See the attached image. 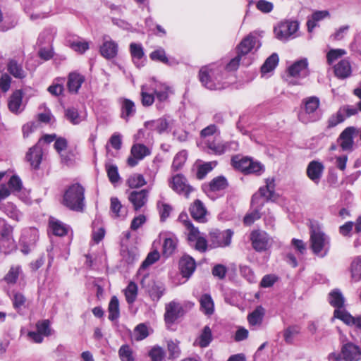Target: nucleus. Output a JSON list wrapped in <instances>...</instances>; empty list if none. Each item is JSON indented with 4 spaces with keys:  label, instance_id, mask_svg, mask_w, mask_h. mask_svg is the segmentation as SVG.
I'll return each instance as SVG.
<instances>
[{
    "label": "nucleus",
    "instance_id": "15",
    "mask_svg": "<svg viewBox=\"0 0 361 361\" xmlns=\"http://www.w3.org/2000/svg\"><path fill=\"white\" fill-rule=\"evenodd\" d=\"M149 190H133L128 194V200L135 211L140 210L147 202Z\"/></svg>",
    "mask_w": 361,
    "mask_h": 361
},
{
    "label": "nucleus",
    "instance_id": "64",
    "mask_svg": "<svg viewBox=\"0 0 361 361\" xmlns=\"http://www.w3.org/2000/svg\"><path fill=\"white\" fill-rule=\"evenodd\" d=\"M7 186L12 192H19L23 188V183L18 176L13 175L10 178Z\"/></svg>",
    "mask_w": 361,
    "mask_h": 361
},
{
    "label": "nucleus",
    "instance_id": "24",
    "mask_svg": "<svg viewBox=\"0 0 361 361\" xmlns=\"http://www.w3.org/2000/svg\"><path fill=\"white\" fill-rule=\"evenodd\" d=\"M171 122L166 117H161L156 120L147 121L145 126L147 128L152 131H156L159 134H162L168 130Z\"/></svg>",
    "mask_w": 361,
    "mask_h": 361
},
{
    "label": "nucleus",
    "instance_id": "58",
    "mask_svg": "<svg viewBox=\"0 0 361 361\" xmlns=\"http://www.w3.org/2000/svg\"><path fill=\"white\" fill-rule=\"evenodd\" d=\"M149 336L148 328L143 323L139 324L134 329L133 336L135 341H140Z\"/></svg>",
    "mask_w": 361,
    "mask_h": 361
},
{
    "label": "nucleus",
    "instance_id": "30",
    "mask_svg": "<svg viewBox=\"0 0 361 361\" xmlns=\"http://www.w3.org/2000/svg\"><path fill=\"white\" fill-rule=\"evenodd\" d=\"M152 89L154 95H156L159 103L165 102L169 98V87L166 84L158 82L156 80L152 82Z\"/></svg>",
    "mask_w": 361,
    "mask_h": 361
},
{
    "label": "nucleus",
    "instance_id": "6",
    "mask_svg": "<svg viewBox=\"0 0 361 361\" xmlns=\"http://www.w3.org/2000/svg\"><path fill=\"white\" fill-rule=\"evenodd\" d=\"M299 29V23L297 20H286L280 23L274 29L276 37L281 41H288L294 38L295 33Z\"/></svg>",
    "mask_w": 361,
    "mask_h": 361
},
{
    "label": "nucleus",
    "instance_id": "50",
    "mask_svg": "<svg viewBox=\"0 0 361 361\" xmlns=\"http://www.w3.org/2000/svg\"><path fill=\"white\" fill-rule=\"evenodd\" d=\"M130 51L133 60L136 66H140L139 61L144 56V51L140 44L131 43L130 44Z\"/></svg>",
    "mask_w": 361,
    "mask_h": 361
},
{
    "label": "nucleus",
    "instance_id": "23",
    "mask_svg": "<svg viewBox=\"0 0 361 361\" xmlns=\"http://www.w3.org/2000/svg\"><path fill=\"white\" fill-rule=\"evenodd\" d=\"M196 268L195 259L189 255H184L179 261V269L183 277L188 279Z\"/></svg>",
    "mask_w": 361,
    "mask_h": 361
},
{
    "label": "nucleus",
    "instance_id": "19",
    "mask_svg": "<svg viewBox=\"0 0 361 361\" xmlns=\"http://www.w3.org/2000/svg\"><path fill=\"white\" fill-rule=\"evenodd\" d=\"M354 228L355 234L361 233V216H358L355 221H348L338 228L339 233L345 238H350L353 235Z\"/></svg>",
    "mask_w": 361,
    "mask_h": 361
},
{
    "label": "nucleus",
    "instance_id": "36",
    "mask_svg": "<svg viewBox=\"0 0 361 361\" xmlns=\"http://www.w3.org/2000/svg\"><path fill=\"white\" fill-rule=\"evenodd\" d=\"M200 310L206 315L210 316L214 312V303L209 294H203L200 298Z\"/></svg>",
    "mask_w": 361,
    "mask_h": 361
},
{
    "label": "nucleus",
    "instance_id": "42",
    "mask_svg": "<svg viewBox=\"0 0 361 361\" xmlns=\"http://www.w3.org/2000/svg\"><path fill=\"white\" fill-rule=\"evenodd\" d=\"M49 227L55 235L64 236L68 233V226L59 220H50Z\"/></svg>",
    "mask_w": 361,
    "mask_h": 361
},
{
    "label": "nucleus",
    "instance_id": "47",
    "mask_svg": "<svg viewBox=\"0 0 361 361\" xmlns=\"http://www.w3.org/2000/svg\"><path fill=\"white\" fill-rule=\"evenodd\" d=\"M177 246L176 239L173 237L166 238L163 243V255L168 257L176 250Z\"/></svg>",
    "mask_w": 361,
    "mask_h": 361
},
{
    "label": "nucleus",
    "instance_id": "16",
    "mask_svg": "<svg viewBox=\"0 0 361 361\" xmlns=\"http://www.w3.org/2000/svg\"><path fill=\"white\" fill-rule=\"evenodd\" d=\"M334 317L341 320L346 325L355 327L361 331V314L354 317L347 310H336Z\"/></svg>",
    "mask_w": 361,
    "mask_h": 361
},
{
    "label": "nucleus",
    "instance_id": "28",
    "mask_svg": "<svg viewBox=\"0 0 361 361\" xmlns=\"http://www.w3.org/2000/svg\"><path fill=\"white\" fill-rule=\"evenodd\" d=\"M100 47V53L104 58L110 59L114 58L117 55L118 44L111 39H106Z\"/></svg>",
    "mask_w": 361,
    "mask_h": 361
},
{
    "label": "nucleus",
    "instance_id": "11",
    "mask_svg": "<svg viewBox=\"0 0 361 361\" xmlns=\"http://www.w3.org/2000/svg\"><path fill=\"white\" fill-rule=\"evenodd\" d=\"M256 45L257 47L255 50H257L260 47L261 44L259 43V41L255 36L250 34L243 38L240 43L237 46V54L240 55L243 58H245V60H250L247 57V55L252 51Z\"/></svg>",
    "mask_w": 361,
    "mask_h": 361
},
{
    "label": "nucleus",
    "instance_id": "63",
    "mask_svg": "<svg viewBox=\"0 0 361 361\" xmlns=\"http://www.w3.org/2000/svg\"><path fill=\"white\" fill-rule=\"evenodd\" d=\"M37 331L44 337L51 334L49 321L47 319L39 321L36 324Z\"/></svg>",
    "mask_w": 361,
    "mask_h": 361
},
{
    "label": "nucleus",
    "instance_id": "34",
    "mask_svg": "<svg viewBox=\"0 0 361 361\" xmlns=\"http://www.w3.org/2000/svg\"><path fill=\"white\" fill-rule=\"evenodd\" d=\"M265 314V310L262 306H257L247 315V321L252 326H260Z\"/></svg>",
    "mask_w": 361,
    "mask_h": 361
},
{
    "label": "nucleus",
    "instance_id": "18",
    "mask_svg": "<svg viewBox=\"0 0 361 361\" xmlns=\"http://www.w3.org/2000/svg\"><path fill=\"white\" fill-rule=\"evenodd\" d=\"M23 97L21 90H17L12 93L8 101V108L11 112L18 114L23 111Z\"/></svg>",
    "mask_w": 361,
    "mask_h": 361
},
{
    "label": "nucleus",
    "instance_id": "31",
    "mask_svg": "<svg viewBox=\"0 0 361 361\" xmlns=\"http://www.w3.org/2000/svg\"><path fill=\"white\" fill-rule=\"evenodd\" d=\"M159 259V253L157 251H153L148 254L146 259L142 262L139 270L138 274H143L142 279H141L140 283L142 287H145V280L147 274H143V271L147 268L149 266L152 265L154 262H156Z\"/></svg>",
    "mask_w": 361,
    "mask_h": 361
},
{
    "label": "nucleus",
    "instance_id": "48",
    "mask_svg": "<svg viewBox=\"0 0 361 361\" xmlns=\"http://www.w3.org/2000/svg\"><path fill=\"white\" fill-rule=\"evenodd\" d=\"M126 183L130 188H139L147 184L144 176L139 173H134L129 176Z\"/></svg>",
    "mask_w": 361,
    "mask_h": 361
},
{
    "label": "nucleus",
    "instance_id": "26",
    "mask_svg": "<svg viewBox=\"0 0 361 361\" xmlns=\"http://www.w3.org/2000/svg\"><path fill=\"white\" fill-rule=\"evenodd\" d=\"M42 149L38 145L33 146L29 149L26 154V159L33 169H37L39 168L42 159Z\"/></svg>",
    "mask_w": 361,
    "mask_h": 361
},
{
    "label": "nucleus",
    "instance_id": "1",
    "mask_svg": "<svg viewBox=\"0 0 361 361\" xmlns=\"http://www.w3.org/2000/svg\"><path fill=\"white\" fill-rule=\"evenodd\" d=\"M226 78L221 66L212 64L202 67L199 71L200 81L204 87L210 90L226 88L228 85V83L224 81Z\"/></svg>",
    "mask_w": 361,
    "mask_h": 361
},
{
    "label": "nucleus",
    "instance_id": "54",
    "mask_svg": "<svg viewBox=\"0 0 361 361\" xmlns=\"http://www.w3.org/2000/svg\"><path fill=\"white\" fill-rule=\"evenodd\" d=\"M184 225L188 231V240L192 245L196 239L201 237L200 236V231L198 228H195L189 220H185Z\"/></svg>",
    "mask_w": 361,
    "mask_h": 361
},
{
    "label": "nucleus",
    "instance_id": "43",
    "mask_svg": "<svg viewBox=\"0 0 361 361\" xmlns=\"http://www.w3.org/2000/svg\"><path fill=\"white\" fill-rule=\"evenodd\" d=\"M279 56L276 53H273L270 56H269L264 64L261 67V72L263 74L269 73L272 71L278 65L279 63Z\"/></svg>",
    "mask_w": 361,
    "mask_h": 361
},
{
    "label": "nucleus",
    "instance_id": "52",
    "mask_svg": "<svg viewBox=\"0 0 361 361\" xmlns=\"http://www.w3.org/2000/svg\"><path fill=\"white\" fill-rule=\"evenodd\" d=\"M187 152L182 150L178 152L173 158L171 168L173 171L180 170L187 159Z\"/></svg>",
    "mask_w": 361,
    "mask_h": 361
},
{
    "label": "nucleus",
    "instance_id": "60",
    "mask_svg": "<svg viewBox=\"0 0 361 361\" xmlns=\"http://www.w3.org/2000/svg\"><path fill=\"white\" fill-rule=\"evenodd\" d=\"M106 170L109 181L115 184L120 180L118 167L114 164H106Z\"/></svg>",
    "mask_w": 361,
    "mask_h": 361
},
{
    "label": "nucleus",
    "instance_id": "5",
    "mask_svg": "<svg viewBox=\"0 0 361 361\" xmlns=\"http://www.w3.org/2000/svg\"><path fill=\"white\" fill-rule=\"evenodd\" d=\"M288 76L291 78L288 83L292 85H300L298 78H304L309 75L308 61L306 58L295 61L288 69Z\"/></svg>",
    "mask_w": 361,
    "mask_h": 361
},
{
    "label": "nucleus",
    "instance_id": "7",
    "mask_svg": "<svg viewBox=\"0 0 361 361\" xmlns=\"http://www.w3.org/2000/svg\"><path fill=\"white\" fill-rule=\"evenodd\" d=\"M233 231L231 229L220 231L214 229L209 232V240L210 245L214 247H224L230 245Z\"/></svg>",
    "mask_w": 361,
    "mask_h": 361
},
{
    "label": "nucleus",
    "instance_id": "25",
    "mask_svg": "<svg viewBox=\"0 0 361 361\" xmlns=\"http://www.w3.org/2000/svg\"><path fill=\"white\" fill-rule=\"evenodd\" d=\"M121 104V118L126 121H128L130 118L134 116L136 113V107L135 103L127 98H120Z\"/></svg>",
    "mask_w": 361,
    "mask_h": 361
},
{
    "label": "nucleus",
    "instance_id": "20",
    "mask_svg": "<svg viewBox=\"0 0 361 361\" xmlns=\"http://www.w3.org/2000/svg\"><path fill=\"white\" fill-rule=\"evenodd\" d=\"M183 307L175 301H171L166 305L164 319L166 323H173L183 313Z\"/></svg>",
    "mask_w": 361,
    "mask_h": 361
},
{
    "label": "nucleus",
    "instance_id": "61",
    "mask_svg": "<svg viewBox=\"0 0 361 361\" xmlns=\"http://www.w3.org/2000/svg\"><path fill=\"white\" fill-rule=\"evenodd\" d=\"M118 355L121 361H134L133 350L128 345H123L118 350Z\"/></svg>",
    "mask_w": 361,
    "mask_h": 361
},
{
    "label": "nucleus",
    "instance_id": "8",
    "mask_svg": "<svg viewBox=\"0 0 361 361\" xmlns=\"http://www.w3.org/2000/svg\"><path fill=\"white\" fill-rule=\"evenodd\" d=\"M206 146L208 149V153L221 155L227 152L236 151L238 144L235 141L219 142L216 140H207Z\"/></svg>",
    "mask_w": 361,
    "mask_h": 361
},
{
    "label": "nucleus",
    "instance_id": "13",
    "mask_svg": "<svg viewBox=\"0 0 361 361\" xmlns=\"http://www.w3.org/2000/svg\"><path fill=\"white\" fill-rule=\"evenodd\" d=\"M169 184L174 191L185 195L186 197H188L190 193L193 190L188 183L186 178L182 174L174 176Z\"/></svg>",
    "mask_w": 361,
    "mask_h": 361
},
{
    "label": "nucleus",
    "instance_id": "21",
    "mask_svg": "<svg viewBox=\"0 0 361 361\" xmlns=\"http://www.w3.org/2000/svg\"><path fill=\"white\" fill-rule=\"evenodd\" d=\"M324 166L318 161H312L307 167V176L315 184H318L323 174Z\"/></svg>",
    "mask_w": 361,
    "mask_h": 361
},
{
    "label": "nucleus",
    "instance_id": "37",
    "mask_svg": "<svg viewBox=\"0 0 361 361\" xmlns=\"http://www.w3.org/2000/svg\"><path fill=\"white\" fill-rule=\"evenodd\" d=\"M266 185L259 189V192L262 197H266L267 200H271L275 195V179L274 178H268L265 180Z\"/></svg>",
    "mask_w": 361,
    "mask_h": 361
},
{
    "label": "nucleus",
    "instance_id": "41",
    "mask_svg": "<svg viewBox=\"0 0 361 361\" xmlns=\"http://www.w3.org/2000/svg\"><path fill=\"white\" fill-rule=\"evenodd\" d=\"M351 279L355 282L361 281V256L355 257L350 264Z\"/></svg>",
    "mask_w": 361,
    "mask_h": 361
},
{
    "label": "nucleus",
    "instance_id": "32",
    "mask_svg": "<svg viewBox=\"0 0 361 361\" xmlns=\"http://www.w3.org/2000/svg\"><path fill=\"white\" fill-rule=\"evenodd\" d=\"M335 75L340 79H345L351 75V66L346 59L340 61L334 67Z\"/></svg>",
    "mask_w": 361,
    "mask_h": 361
},
{
    "label": "nucleus",
    "instance_id": "38",
    "mask_svg": "<svg viewBox=\"0 0 361 361\" xmlns=\"http://www.w3.org/2000/svg\"><path fill=\"white\" fill-rule=\"evenodd\" d=\"M330 13L328 11H317L314 12L310 18L307 20V26L308 32H311L314 28L317 25V23L329 17Z\"/></svg>",
    "mask_w": 361,
    "mask_h": 361
},
{
    "label": "nucleus",
    "instance_id": "35",
    "mask_svg": "<svg viewBox=\"0 0 361 361\" xmlns=\"http://www.w3.org/2000/svg\"><path fill=\"white\" fill-rule=\"evenodd\" d=\"M7 71L14 78L23 79L26 77V73L23 66L15 59H10L7 63Z\"/></svg>",
    "mask_w": 361,
    "mask_h": 361
},
{
    "label": "nucleus",
    "instance_id": "62",
    "mask_svg": "<svg viewBox=\"0 0 361 361\" xmlns=\"http://www.w3.org/2000/svg\"><path fill=\"white\" fill-rule=\"evenodd\" d=\"M149 356L152 361H162L165 356V351L161 347L156 345L149 350Z\"/></svg>",
    "mask_w": 361,
    "mask_h": 361
},
{
    "label": "nucleus",
    "instance_id": "29",
    "mask_svg": "<svg viewBox=\"0 0 361 361\" xmlns=\"http://www.w3.org/2000/svg\"><path fill=\"white\" fill-rule=\"evenodd\" d=\"M329 302L335 307L334 313L336 310H345L344 307L345 298L339 289H334L331 291L328 297Z\"/></svg>",
    "mask_w": 361,
    "mask_h": 361
},
{
    "label": "nucleus",
    "instance_id": "22",
    "mask_svg": "<svg viewBox=\"0 0 361 361\" xmlns=\"http://www.w3.org/2000/svg\"><path fill=\"white\" fill-rule=\"evenodd\" d=\"M341 354L343 360L346 361H358L361 359L360 348L352 343H347L343 345Z\"/></svg>",
    "mask_w": 361,
    "mask_h": 361
},
{
    "label": "nucleus",
    "instance_id": "9",
    "mask_svg": "<svg viewBox=\"0 0 361 361\" xmlns=\"http://www.w3.org/2000/svg\"><path fill=\"white\" fill-rule=\"evenodd\" d=\"M228 186L226 178L223 176L213 178L209 183L202 185V190L211 199L215 200L214 193L225 190Z\"/></svg>",
    "mask_w": 361,
    "mask_h": 361
},
{
    "label": "nucleus",
    "instance_id": "46",
    "mask_svg": "<svg viewBox=\"0 0 361 361\" xmlns=\"http://www.w3.org/2000/svg\"><path fill=\"white\" fill-rule=\"evenodd\" d=\"M212 341V333L209 326H205L198 338V344L201 348L207 347Z\"/></svg>",
    "mask_w": 361,
    "mask_h": 361
},
{
    "label": "nucleus",
    "instance_id": "14",
    "mask_svg": "<svg viewBox=\"0 0 361 361\" xmlns=\"http://www.w3.org/2000/svg\"><path fill=\"white\" fill-rule=\"evenodd\" d=\"M130 152L132 156L128 157L127 162L131 167L135 166L139 161L151 154L149 149L143 144L133 145Z\"/></svg>",
    "mask_w": 361,
    "mask_h": 361
},
{
    "label": "nucleus",
    "instance_id": "55",
    "mask_svg": "<svg viewBox=\"0 0 361 361\" xmlns=\"http://www.w3.org/2000/svg\"><path fill=\"white\" fill-rule=\"evenodd\" d=\"M125 295L128 304L133 303L137 295V286L134 282H130L126 290Z\"/></svg>",
    "mask_w": 361,
    "mask_h": 361
},
{
    "label": "nucleus",
    "instance_id": "3",
    "mask_svg": "<svg viewBox=\"0 0 361 361\" xmlns=\"http://www.w3.org/2000/svg\"><path fill=\"white\" fill-rule=\"evenodd\" d=\"M303 106L298 113V119L303 123L314 122L319 118L317 111L320 102L317 97L312 96L302 100Z\"/></svg>",
    "mask_w": 361,
    "mask_h": 361
},
{
    "label": "nucleus",
    "instance_id": "27",
    "mask_svg": "<svg viewBox=\"0 0 361 361\" xmlns=\"http://www.w3.org/2000/svg\"><path fill=\"white\" fill-rule=\"evenodd\" d=\"M85 81V77L76 72L69 73L67 87L70 92L76 94Z\"/></svg>",
    "mask_w": 361,
    "mask_h": 361
},
{
    "label": "nucleus",
    "instance_id": "51",
    "mask_svg": "<svg viewBox=\"0 0 361 361\" xmlns=\"http://www.w3.org/2000/svg\"><path fill=\"white\" fill-rule=\"evenodd\" d=\"M149 57L152 61H159L166 65L171 64L170 60L166 55L165 50L161 47H159L157 49L151 52L149 54Z\"/></svg>",
    "mask_w": 361,
    "mask_h": 361
},
{
    "label": "nucleus",
    "instance_id": "45",
    "mask_svg": "<svg viewBox=\"0 0 361 361\" xmlns=\"http://www.w3.org/2000/svg\"><path fill=\"white\" fill-rule=\"evenodd\" d=\"M109 319L111 321H114L119 317V302L116 296H113L109 304Z\"/></svg>",
    "mask_w": 361,
    "mask_h": 361
},
{
    "label": "nucleus",
    "instance_id": "59",
    "mask_svg": "<svg viewBox=\"0 0 361 361\" xmlns=\"http://www.w3.org/2000/svg\"><path fill=\"white\" fill-rule=\"evenodd\" d=\"M216 165L214 162H207L200 165L197 170L196 176L199 180H202L212 171L214 166Z\"/></svg>",
    "mask_w": 361,
    "mask_h": 361
},
{
    "label": "nucleus",
    "instance_id": "44",
    "mask_svg": "<svg viewBox=\"0 0 361 361\" xmlns=\"http://www.w3.org/2000/svg\"><path fill=\"white\" fill-rule=\"evenodd\" d=\"M231 161L233 166L245 174H247L250 164H252V159L248 157H243L241 159H238V157H233Z\"/></svg>",
    "mask_w": 361,
    "mask_h": 361
},
{
    "label": "nucleus",
    "instance_id": "39",
    "mask_svg": "<svg viewBox=\"0 0 361 361\" xmlns=\"http://www.w3.org/2000/svg\"><path fill=\"white\" fill-rule=\"evenodd\" d=\"M240 63L242 65L247 66L251 63V61H250V60H245V58H243L242 56H240V55L237 54L236 56H235L233 59H232L226 64V66L225 67H223V66H221V67L223 68V71L226 70L227 72L235 71L238 68ZM224 73H225V76L226 77V72H224Z\"/></svg>",
    "mask_w": 361,
    "mask_h": 361
},
{
    "label": "nucleus",
    "instance_id": "10",
    "mask_svg": "<svg viewBox=\"0 0 361 361\" xmlns=\"http://www.w3.org/2000/svg\"><path fill=\"white\" fill-rule=\"evenodd\" d=\"M359 133V129L354 126L345 128L340 134L337 142L343 151H352L354 145V136Z\"/></svg>",
    "mask_w": 361,
    "mask_h": 361
},
{
    "label": "nucleus",
    "instance_id": "49",
    "mask_svg": "<svg viewBox=\"0 0 361 361\" xmlns=\"http://www.w3.org/2000/svg\"><path fill=\"white\" fill-rule=\"evenodd\" d=\"M4 212L11 219L19 221L21 217V213L17 209L16 206L12 202H7L2 207Z\"/></svg>",
    "mask_w": 361,
    "mask_h": 361
},
{
    "label": "nucleus",
    "instance_id": "53",
    "mask_svg": "<svg viewBox=\"0 0 361 361\" xmlns=\"http://www.w3.org/2000/svg\"><path fill=\"white\" fill-rule=\"evenodd\" d=\"M167 350L169 354V359H176L180 356L181 350L178 341L170 340L167 343Z\"/></svg>",
    "mask_w": 361,
    "mask_h": 361
},
{
    "label": "nucleus",
    "instance_id": "40",
    "mask_svg": "<svg viewBox=\"0 0 361 361\" xmlns=\"http://www.w3.org/2000/svg\"><path fill=\"white\" fill-rule=\"evenodd\" d=\"M147 292L151 299L157 302L164 294L165 287L161 283L153 281L152 286L148 288Z\"/></svg>",
    "mask_w": 361,
    "mask_h": 361
},
{
    "label": "nucleus",
    "instance_id": "33",
    "mask_svg": "<svg viewBox=\"0 0 361 361\" xmlns=\"http://www.w3.org/2000/svg\"><path fill=\"white\" fill-rule=\"evenodd\" d=\"M141 104L145 107L150 106L154 102V93L152 89V84L142 85L140 91Z\"/></svg>",
    "mask_w": 361,
    "mask_h": 361
},
{
    "label": "nucleus",
    "instance_id": "4",
    "mask_svg": "<svg viewBox=\"0 0 361 361\" xmlns=\"http://www.w3.org/2000/svg\"><path fill=\"white\" fill-rule=\"evenodd\" d=\"M310 246L312 252L322 257L326 256L330 248V238L319 228L310 231Z\"/></svg>",
    "mask_w": 361,
    "mask_h": 361
},
{
    "label": "nucleus",
    "instance_id": "12",
    "mask_svg": "<svg viewBox=\"0 0 361 361\" xmlns=\"http://www.w3.org/2000/svg\"><path fill=\"white\" fill-rule=\"evenodd\" d=\"M252 247L257 252H262L269 247V238L263 231L255 230L250 234Z\"/></svg>",
    "mask_w": 361,
    "mask_h": 361
},
{
    "label": "nucleus",
    "instance_id": "2",
    "mask_svg": "<svg viewBox=\"0 0 361 361\" xmlns=\"http://www.w3.org/2000/svg\"><path fill=\"white\" fill-rule=\"evenodd\" d=\"M62 204L68 209L82 212L85 208V188L80 183H73L65 190Z\"/></svg>",
    "mask_w": 361,
    "mask_h": 361
},
{
    "label": "nucleus",
    "instance_id": "56",
    "mask_svg": "<svg viewBox=\"0 0 361 361\" xmlns=\"http://www.w3.org/2000/svg\"><path fill=\"white\" fill-rule=\"evenodd\" d=\"M65 116L73 125H78L83 120L78 111L73 107L66 110Z\"/></svg>",
    "mask_w": 361,
    "mask_h": 361
},
{
    "label": "nucleus",
    "instance_id": "57",
    "mask_svg": "<svg viewBox=\"0 0 361 361\" xmlns=\"http://www.w3.org/2000/svg\"><path fill=\"white\" fill-rule=\"evenodd\" d=\"M69 47L80 54L85 53L89 49V43L86 41L75 39V40H69Z\"/></svg>",
    "mask_w": 361,
    "mask_h": 361
},
{
    "label": "nucleus",
    "instance_id": "17",
    "mask_svg": "<svg viewBox=\"0 0 361 361\" xmlns=\"http://www.w3.org/2000/svg\"><path fill=\"white\" fill-rule=\"evenodd\" d=\"M190 213L191 216L199 223H205L207 221V211L202 202L200 200H195L190 207Z\"/></svg>",
    "mask_w": 361,
    "mask_h": 361
}]
</instances>
